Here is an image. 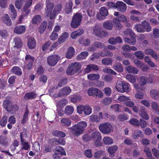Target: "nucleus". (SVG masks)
Returning a JSON list of instances; mask_svg holds the SVG:
<instances>
[{"mask_svg":"<svg viewBox=\"0 0 159 159\" xmlns=\"http://www.w3.org/2000/svg\"><path fill=\"white\" fill-rule=\"evenodd\" d=\"M100 132L104 134H108L113 132V127L108 122H106L100 124L99 126Z\"/></svg>","mask_w":159,"mask_h":159,"instance_id":"f257e3e1","label":"nucleus"},{"mask_svg":"<svg viewBox=\"0 0 159 159\" xmlns=\"http://www.w3.org/2000/svg\"><path fill=\"white\" fill-rule=\"evenodd\" d=\"M81 64L79 62H75L69 65L66 72L69 75H72L77 72L81 68Z\"/></svg>","mask_w":159,"mask_h":159,"instance_id":"f03ea898","label":"nucleus"},{"mask_svg":"<svg viewBox=\"0 0 159 159\" xmlns=\"http://www.w3.org/2000/svg\"><path fill=\"white\" fill-rule=\"evenodd\" d=\"M129 86L130 85L129 84L121 81H118L116 84V87L117 91L121 93L129 92Z\"/></svg>","mask_w":159,"mask_h":159,"instance_id":"7ed1b4c3","label":"nucleus"},{"mask_svg":"<svg viewBox=\"0 0 159 159\" xmlns=\"http://www.w3.org/2000/svg\"><path fill=\"white\" fill-rule=\"evenodd\" d=\"M88 93L89 95L96 97V98L103 97V93L98 89L95 88H91L88 89Z\"/></svg>","mask_w":159,"mask_h":159,"instance_id":"20e7f679","label":"nucleus"},{"mask_svg":"<svg viewBox=\"0 0 159 159\" xmlns=\"http://www.w3.org/2000/svg\"><path fill=\"white\" fill-rule=\"evenodd\" d=\"M82 17L80 14H77L74 16L71 23V26L73 28H75L80 25Z\"/></svg>","mask_w":159,"mask_h":159,"instance_id":"39448f33","label":"nucleus"},{"mask_svg":"<svg viewBox=\"0 0 159 159\" xmlns=\"http://www.w3.org/2000/svg\"><path fill=\"white\" fill-rule=\"evenodd\" d=\"M93 34L98 37H102L105 36L106 34V32L101 30L100 25L98 24L95 25L93 29Z\"/></svg>","mask_w":159,"mask_h":159,"instance_id":"423d86ee","label":"nucleus"},{"mask_svg":"<svg viewBox=\"0 0 159 159\" xmlns=\"http://www.w3.org/2000/svg\"><path fill=\"white\" fill-rule=\"evenodd\" d=\"M46 5L45 14L46 16L49 17L51 19V15L52 13V11L54 6V3L49 0H46Z\"/></svg>","mask_w":159,"mask_h":159,"instance_id":"0eeeda50","label":"nucleus"},{"mask_svg":"<svg viewBox=\"0 0 159 159\" xmlns=\"http://www.w3.org/2000/svg\"><path fill=\"white\" fill-rule=\"evenodd\" d=\"M60 59V57L59 55H55L50 56L47 58V62L49 66H53L57 64Z\"/></svg>","mask_w":159,"mask_h":159,"instance_id":"6e6552de","label":"nucleus"},{"mask_svg":"<svg viewBox=\"0 0 159 159\" xmlns=\"http://www.w3.org/2000/svg\"><path fill=\"white\" fill-rule=\"evenodd\" d=\"M69 129L74 135L76 136L80 135V134H82L84 131L80 128L79 127L77 124L69 128Z\"/></svg>","mask_w":159,"mask_h":159,"instance_id":"1a4fd4ad","label":"nucleus"},{"mask_svg":"<svg viewBox=\"0 0 159 159\" xmlns=\"http://www.w3.org/2000/svg\"><path fill=\"white\" fill-rule=\"evenodd\" d=\"M100 14L97 15V18L100 20H104L105 17L108 15V11L107 8L102 7L100 10Z\"/></svg>","mask_w":159,"mask_h":159,"instance_id":"9d476101","label":"nucleus"},{"mask_svg":"<svg viewBox=\"0 0 159 159\" xmlns=\"http://www.w3.org/2000/svg\"><path fill=\"white\" fill-rule=\"evenodd\" d=\"M70 87H66L61 89L58 92L57 95L58 97L67 96L71 92Z\"/></svg>","mask_w":159,"mask_h":159,"instance_id":"9b49d317","label":"nucleus"},{"mask_svg":"<svg viewBox=\"0 0 159 159\" xmlns=\"http://www.w3.org/2000/svg\"><path fill=\"white\" fill-rule=\"evenodd\" d=\"M62 7V5L58 3L56 5L51 15V19L52 20L55 18L56 15L60 11Z\"/></svg>","mask_w":159,"mask_h":159,"instance_id":"f8f14e48","label":"nucleus"},{"mask_svg":"<svg viewBox=\"0 0 159 159\" xmlns=\"http://www.w3.org/2000/svg\"><path fill=\"white\" fill-rule=\"evenodd\" d=\"M144 53L146 55L151 56L156 60L158 59V56L156 52L152 49H146L144 51Z\"/></svg>","mask_w":159,"mask_h":159,"instance_id":"ddd939ff","label":"nucleus"},{"mask_svg":"<svg viewBox=\"0 0 159 159\" xmlns=\"http://www.w3.org/2000/svg\"><path fill=\"white\" fill-rule=\"evenodd\" d=\"M116 8L118 10L122 12H125L127 9L126 5L121 1H117L116 2Z\"/></svg>","mask_w":159,"mask_h":159,"instance_id":"4468645a","label":"nucleus"},{"mask_svg":"<svg viewBox=\"0 0 159 159\" xmlns=\"http://www.w3.org/2000/svg\"><path fill=\"white\" fill-rule=\"evenodd\" d=\"M25 60L26 62L28 63L27 66L28 70H30L32 67L33 62L34 60V58L29 55H27L25 57Z\"/></svg>","mask_w":159,"mask_h":159,"instance_id":"2eb2a0df","label":"nucleus"},{"mask_svg":"<svg viewBox=\"0 0 159 159\" xmlns=\"http://www.w3.org/2000/svg\"><path fill=\"white\" fill-rule=\"evenodd\" d=\"M26 27L24 25H18L14 29V32L17 34H21L24 33Z\"/></svg>","mask_w":159,"mask_h":159,"instance_id":"dca6fc26","label":"nucleus"},{"mask_svg":"<svg viewBox=\"0 0 159 159\" xmlns=\"http://www.w3.org/2000/svg\"><path fill=\"white\" fill-rule=\"evenodd\" d=\"M12 103L10 101L6 100L3 102V105L4 108L9 112L12 111Z\"/></svg>","mask_w":159,"mask_h":159,"instance_id":"f3484780","label":"nucleus"},{"mask_svg":"<svg viewBox=\"0 0 159 159\" xmlns=\"http://www.w3.org/2000/svg\"><path fill=\"white\" fill-rule=\"evenodd\" d=\"M143 136V132L140 130H136L133 132L131 136L134 139H138L139 137L142 138Z\"/></svg>","mask_w":159,"mask_h":159,"instance_id":"a211bd4d","label":"nucleus"},{"mask_svg":"<svg viewBox=\"0 0 159 159\" xmlns=\"http://www.w3.org/2000/svg\"><path fill=\"white\" fill-rule=\"evenodd\" d=\"M98 115V116L96 115H92L90 116V120L93 122H99L101 119H102L103 117L101 112H99Z\"/></svg>","mask_w":159,"mask_h":159,"instance_id":"6ab92c4d","label":"nucleus"},{"mask_svg":"<svg viewBox=\"0 0 159 159\" xmlns=\"http://www.w3.org/2000/svg\"><path fill=\"white\" fill-rule=\"evenodd\" d=\"M102 139L101 134L99 131H96L93 132L91 135V139L93 141L96 140H99Z\"/></svg>","mask_w":159,"mask_h":159,"instance_id":"aec40b11","label":"nucleus"},{"mask_svg":"<svg viewBox=\"0 0 159 159\" xmlns=\"http://www.w3.org/2000/svg\"><path fill=\"white\" fill-rule=\"evenodd\" d=\"M141 25L143 27V29L145 31L149 32L151 31L152 27L151 26L149 23L146 20H144L142 22Z\"/></svg>","mask_w":159,"mask_h":159,"instance_id":"412c9836","label":"nucleus"},{"mask_svg":"<svg viewBox=\"0 0 159 159\" xmlns=\"http://www.w3.org/2000/svg\"><path fill=\"white\" fill-rule=\"evenodd\" d=\"M37 94L34 92H31L27 93L25 95L24 98L27 99H33L37 96Z\"/></svg>","mask_w":159,"mask_h":159,"instance_id":"4be33fe9","label":"nucleus"},{"mask_svg":"<svg viewBox=\"0 0 159 159\" xmlns=\"http://www.w3.org/2000/svg\"><path fill=\"white\" fill-rule=\"evenodd\" d=\"M152 98L156 100H159V91L156 89L152 90L150 92Z\"/></svg>","mask_w":159,"mask_h":159,"instance_id":"5701e85b","label":"nucleus"},{"mask_svg":"<svg viewBox=\"0 0 159 159\" xmlns=\"http://www.w3.org/2000/svg\"><path fill=\"white\" fill-rule=\"evenodd\" d=\"M11 72L13 74L19 76H21L22 75L21 69L17 66L13 67L11 70Z\"/></svg>","mask_w":159,"mask_h":159,"instance_id":"b1692460","label":"nucleus"},{"mask_svg":"<svg viewBox=\"0 0 159 159\" xmlns=\"http://www.w3.org/2000/svg\"><path fill=\"white\" fill-rule=\"evenodd\" d=\"M36 44L35 40L34 38L31 37L28 39L27 44L30 49L34 48L35 47Z\"/></svg>","mask_w":159,"mask_h":159,"instance_id":"393cba45","label":"nucleus"},{"mask_svg":"<svg viewBox=\"0 0 159 159\" xmlns=\"http://www.w3.org/2000/svg\"><path fill=\"white\" fill-rule=\"evenodd\" d=\"M74 53V49L72 47H70L68 49L66 55V57L68 59H71L73 57Z\"/></svg>","mask_w":159,"mask_h":159,"instance_id":"a878e982","label":"nucleus"},{"mask_svg":"<svg viewBox=\"0 0 159 159\" xmlns=\"http://www.w3.org/2000/svg\"><path fill=\"white\" fill-rule=\"evenodd\" d=\"M112 68L115 70L119 72H121L123 71L122 65L120 63L117 62L114 64Z\"/></svg>","mask_w":159,"mask_h":159,"instance_id":"bb28decb","label":"nucleus"},{"mask_svg":"<svg viewBox=\"0 0 159 159\" xmlns=\"http://www.w3.org/2000/svg\"><path fill=\"white\" fill-rule=\"evenodd\" d=\"M3 22L7 25L10 26L11 25V21L8 14H5L2 18Z\"/></svg>","mask_w":159,"mask_h":159,"instance_id":"cd10ccee","label":"nucleus"},{"mask_svg":"<svg viewBox=\"0 0 159 159\" xmlns=\"http://www.w3.org/2000/svg\"><path fill=\"white\" fill-rule=\"evenodd\" d=\"M14 42L15 43V45L14 48L15 49H20L22 46V43L19 37L15 38L14 40Z\"/></svg>","mask_w":159,"mask_h":159,"instance_id":"c85d7f7f","label":"nucleus"},{"mask_svg":"<svg viewBox=\"0 0 159 159\" xmlns=\"http://www.w3.org/2000/svg\"><path fill=\"white\" fill-rule=\"evenodd\" d=\"M69 34L67 32L63 33L61 36L58 39V41L59 44H61L64 43L68 38Z\"/></svg>","mask_w":159,"mask_h":159,"instance_id":"c756f323","label":"nucleus"},{"mask_svg":"<svg viewBox=\"0 0 159 159\" xmlns=\"http://www.w3.org/2000/svg\"><path fill=\"white\" fill-rule=\"evenodd\" d=\"M125 70L129 73H132L134 74H137L139 70L135 67H133L131 66H128L125 68Z\"/></svg>","mask_w":159,"mask_h":159,"instance_id":"7c9ffc66","label":"nucleus"},{"mask_svg":"<svg viewBox=\"0 0 159 159\" xmlns=\"http://www.w3.org/2000/svg\"><path fill=\"white\" fill-rule=\"evenodd\" d=\"M74 109L72 106L67 105L65 109V113L67 115H70L73 112Z\"/></svg>","mask_w":159,"mask_h":159,"instance_id":"2f4dec72","label":"nucleus"},{"mask_svg":"<svg viewBox=\"0 0 159 159\" xmlns=\"http://www.w3.org/2000/svg\"><path fill=\"white\" fill-rule=\"evenodd\" d=\"M52 134L54 136L60 137L61 138L64 137L66 135L65 133L58 130L53 131L52 132Z\"/></svg>","mask_w":159,"mask_h":159,"instance_id":"473e14b6","label":"nucleus"},{"mask_svg":"<svg viewBox=\"0 0 159 159\" xmlns=\"http://www.w3.org/2000/svg\"><path fill=\"white\" fill-rule=\"evenodd\" d=\"M79 43L85 46H88L90 43V40L88 38L85 39L81 38L79 39Z\"/></svg>","mask_w":159,"mask_h":159,"instance_id":"72a5a7b5","label":"nucleus"},{"mask_svg":"<svg viewBox=\"0 0 159 159\" xmlns=\"http://www.w3.org/2000/svg\"><path fill=\"white\" fill-rule=\"evenodd\" d=\"M25 141L26 140L20 141L21 144L22 145L20 150L24 149L27 150L30 148V145L29 144L28 142Z\"/></svg>","mask_w":159,"mask_h":159,"instance_id":"f704fd0d","label":"nucleus"},{"mask_svg":"<svg viewBox=\"0 0 159 159\" xmlns=\"http://www.w3.org/2000/svg\"><path fill=\"white\" fill-rule=\"evenodd\" d=\"M84 30L82 29H80L79 30L73 32L71 35V37L73 39H75L76 37L81 35L83 33Z\"/></svg>","mask_w":159,"mask_h":159,"instance_id":"c9c22d12","label":"nucleus"},{"mask_svg":"<svg viewBox=\"0 0 159 159\" xmlns=\"http://www.w3.org/2000/svg\"><path fill=\"white\" fill-rule=\"evenodd\" d=\"M61 122L63 125L66 126H70L71 124L70 119L66 118H63L61 120Z\"/></svg>","mask_w":159,"mask_h":159,"instance_id":"e433bc0d","label":"nucleus"},{"mask_svg":"<svg viewBox=\"0 0 159 159\" xmlns=\"http://www.w3.org/2000/svg\"><path fill=\"white\" fill-rule=\"evenodd\" d=\"M67 103L68 101L67 100L64 98H62L58 102L57 106V107H59L60 108H61L65 106Z\"/></svg>","mask_w":159,"mask_h":159,"instance_id":"4c0bfd02","label":"nucleus"},{"mask_svg":"<svg viewBox=\"0 0 159 159\" xmlns=\"http://www.w3.org/2000/svg\"><path fill=\"white\" fill-rule=\"evenodd\" d=\"M47 26V23L46 21H44L40 25L39 28V32L41 34H43L45 31Z\"/></svg>","mask_w":159,"mask_h":159,"instance_id":"58836bf2","label":"nucleus"},{"mask_svg":"<svg viewBox=\"0 0 159 159\" xmlns=\"http://www.w3.org/2000/svg\"><path fill=\"white\" fill-rule=\"evenodd\" d=\"M89 53L87 52H83L80 54L78 55L77 59L78 60H81L85 58L88 55Z\"/></svg>","mask_w":159,"mask_h":159,"instance_id":"ea45409f","label":"nucleus"},{"mask_svg":"<svg viewBox=\"0 0 159 159\" xmlns=\"http://www.w3.org/2000/svg\"><path fill=\"white\" fill-rule=\"evenodd\" d=\"M88 79L92 80H97L100 77V75L98 74H91L88 75Z\"/></svg>","mask_w":159,"mask_h":159,"instance_id":"a19ab883","label":"nucleus"},{"mask_svg":"<svg viewBox=\"0 0 159 159\" xmlns=\"http://www.w3.org/2000/svg\"><path fill=\"white\" fill-rule=\"evenodd\" d=\"M0 144L3 146L8 145L7 138L5 136H0Z\"/></svg>","mask_w":159,"mask_h":159,"instance_id":"79ce46f5","label":"nucleus"},{"mask_svg":"<svg viewBox=\"0 0 159 159\" xmlns=\"http://www.w3.org/2000/svg\"><path fill=\"white\" fill-rule=\"evenodd\" d=\"M118 149V147L117 145L111 146L108 148V151L109 153L113 154Z\"/></svg>","mask_w":159,"mask_h":159,"instance_id":"37998d69","label":"nucleus"},{"mask_svg":"<svg viewBox=\"0 0 159 159\" xmlns=\"http://www.w3.org/2000/svg\"><path fill=\"white\" fill-rule=\"evenodd\" d=\"M113 22L114 23L116 29L120 30L122 28V25L120 23V21L116 18H114L113 19Z\"/></svg>","mask_w":159,"mask_h":159,"instance_id":"c03bdc74","label":"nucleus"},{"mask_svg":"<svg viewBox=\"0 0 159 159\" xmlns=\"http://www.w3.org/2000/svg\"><path fill=\"white\" fill-rule=\"evenodd\" d=\"M48 141L50 144H52L54 146H56L58 145V139L55 138H49L48 139Z\"/></svg>","mask_w":159,"mask_h":159,"instance_id":"a18cd8bd","label":"nucleus"},{"mask_svg":"<svg viewBox=\"0 0 159 159\" xmlns=\"http://www.w3.org/2000/svg\"><path fill=\"white\" fill-rule=\"evenodd\" d=\"M103 141L106 145H110L113 143V140L111 138L105 137L103 139Z\"/></svg>","mask_w":159,"mask_h":159,"instance_id":"49530a36","label":"nucleus"},{"mask_svg":"<svg viewBox=\"0 0 159 159\" xmlns=\"http://www.w3.org/2000/svg\"><path fill=\"white\" fill-rule=\"evenodd\" d=\"M56 152L60 155H66V153L63 148L61 147L57 146L55 147Z\"/></svg>","mask_w":159,"mask_h":159,"instance_id":"de8ad7c7","label":"nucleus"},{"mask_svg":"<svg viewBox=\"0 0 159 159\" xmlns=\"http://www.w3.org/2000/svg\"><path fill=\"white\" fill-rule=\"evenodd\" d=\"M112 61L111 58H107L102 59V63L104 65H108L111 64Z\"/></svg>","mask_w":159,"mask_h":159,"instance_id":"09e8293b","label":"nucleus"},{"mask_svg":"<svg viewBox=\"0 0 159 159\" xmlns=\"http://www.w3.org/2000/svg\"><path fill=\"white\" fill-rule=\"evenodd\" d=\"M92 108L89 105H86L84 106V113L86 115H90L92 113Z\"/></svg>","mask_w":159,"mask_h":159,"instance_id":"8fccbe9b","label":"nucleus"},{"mask_svg":"<svg viewBox=\"0 0 159 159\" xmlns=\"http://www.w3.org/2000/svg\"><path fill=\"white\" fill-rule=\"evenodd\" d=\"M134 28L136 31L139 33H144L145 30L140 24H136L134 26Z\"/></svg>","mask_w":159,"mask_h":159,"instance_id":"3c124183","label":"nucleus"},{"mask_svg":"<svg viewBox=\"0 0 159 159\" xmlns=\"http://www.w3.org/2000/svg\"><path fill=\"white\" fill-rule=\"evenodd\" d=\"M41 21V18L40 15H37L34 16L32 20V23L34 24L39 23Z\"/></svg>","mask_w":159,"mask_h":159,"instance_id":"603ef678","label":"nucleus"},{"mask_svg":"<svg viewBox=\"0 0 159 159\" xmlns=\"http://www.w3.org/2000/svg\"><path fill=\"white\" fill-rule=\"evenodd\" d=\"M81 99V97L79 95H74L71 97L70 100L72 102L75 103L80 101Z\"/></svg>","mask_w":159,"mask_h":159,"instance_id":"864d4df0","label":"nucleus"},{"mask_svg":"<svg viewBox=\"0 0 159 159\" xmlns=\"http://www.w3.org/2000/svg\"><path fill=\"white\" fill-rule=\"evenodd\" d=\"M103 26L104 28L107 30H111L113 27L112 24L110 22H106L103 23Z\"/></svg>","mask_w":159,"mask_h":159,"instance_id":"5fc2aeb1","label":"nucleus"},{"mask_svg":"<svg viewBox=\"0 0 159 159\" xmlns=\"http://www.w3.org/2000/svg\"><path fill=\"white\" fill-rule=\"evenodd\" d=\"M67 83V79L66 78H63L61 79L59 81L56 89L58 87H59L63 86L64 85L66 84Z\"/></svg>","mask_w":159,"mask_h":159,"instance_id":"6e6d98bb","label":"nucleus"},{"mask_svg":"<svg viewBox=\"0 0 159 159\" xmlns=\"http://www.w3.org/2000/svg\"><path fill=\"white\" fill-rule=\"evenodd\" d=\"M20 141L25 140V138L27 137L26 130L24 129L20 133Z\"/></svg>","mask_w":159,"mask_h":159,"instance_id":"4d7b16f0","label":"nucleus"},{"mask_svg":"<svg viewBox=\"0 0 159 159\" xmlns=\"http://www.w3.org/2000/svg\"><path fill=\"white\" fill-rule=\"evenodd\" d=\"M134 54L137 58L140 59H143L144 56V53L141 51L136 52H135Z\"/></svg>","mask_w":159,"mask_h":159,"instance_id":"13d9d810","label":"nucleus"},{"mask_svg":"<svg viewBox=\"0 0 159 159\" xmlns=\"http://www.w3.org/2000/svg\"><path fill=\"white\" fill-rule=\"evenodd\" d=\"M126 78L131 83H134L136 81L135 77L131 75L128 74L127 75Z\"/></svg>","mask_w":159,"mask_h":159,"instance_id":"bf43d9fd","label":"nucleus"},{"mask_svg":"<svg viewBox=\"0 0 159 159\" xmlns=\"http://www.w3.org/2000/svg\"><path fill=\"white\" fill-rule=\"evenodd\" d=\"M29 113V111L28 110H26L24 113L23 117V119L21 121V123L23 124H25L28 120V116Z\"/></svg>","mask_w":159,"mask_h":159,"instance_id":"052dcab7","label":"nucleus"},{"mask_svg":"<svg viewBox=\"0 0 159 159\" xmlns=\"http://www.w3.org/2000/svg\"><path fill=\"white\" fill-rule=\"evenodd\" d=\"M129 122L131 125L138 126H140V124L139 120L135 118L131 119Z\"/></svg>","mask_w":159,"mask_h":159,"instance_id":"680f3d73","label":"nucleus"},{"mask_svg":"<svg viewBox=\"0 0 159 159\" xmlns=\"http://www.w3.org/2000/svg\"><path fill=\"white\" fill-rule=\"evenodd\" d=\"M77 125H78L79 127L80 128L84 131L87 126L86 123L84 121L79 122L78 123Z\"/></svg>","mask_w":159,"mask_h":159,"instance_id":"e2e57ef3","label":"nucleus"},{"mask_svg":"<svg viewBox=\"0 0 159 159\" xmlns=\"http://www.w3.org/2000/svg\"><path fill=\"white\" fill-rule=\"evenodd\" d=\"M23 2V0H16L15 6L18 9L21 8Z\"/></svg>","mask_w":159,"mask_h":159,"instance_id":"0e129e2a","label":"nucleus"},{"mask_svg":"<svg viewBox=\"0 0 159 159\" xmlns=\"http://www.w3.org/2000/svg\"><path fill=\"white\" fill-rule=\"evenodd\" d=\"M144 152L146 153L147 157L150 158L152 157V154L149 148L147 147H145L144 149Z\"/></svg>","mask_w":159,"mask_h":159,"instance_id":"69168bd1","label":"nucleus"},{"mask_svg":"<svg viewBox=\"0 0 159 159\" xmlns=\"http://www.w3.org/2000/svg\"><path fill=\"white\" fill-rule=\"evenodd\" d=\"M52 43L50 41H48L43 44L42 47V49L43 51H46Z\"/></svg>","mask_w":159,"mask_h":159,"instance_id":"338daca9","label":"nucleus"},{"mask_svg":"<svg viewBox=\"0 0 159 159\" xmlns=\"http://www.w3.org/2000/svg\"><path fill=\"white\" fill-rule=\"evenodd\" d=\"M7 116H4L0 121V125L2 126H5L7 122Z\"/></svg>","mask_w":159,"mask_h":159,"instance_id":"774afa93","label":"nucleus"}]
</instances>
